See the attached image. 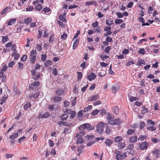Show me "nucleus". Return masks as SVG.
I'll list each match as a JSON object with an SVG mask.
<instances>
[{
	"label": "nucleus",
	"instance_id": "1",
	"mask_svg": "<svg viewBox=\"0 0 160 160\" xmlns=\"http://www.w3.org/2000/svg\"><path fill=\"white\" fill-rule=\"evenodd\" d=\"M107 127V124L102 122H99L97 125V132L99 134H101L103 132L104 128Z\"/></svg>",
	"mask_w": 160,
	"mask_h": 160
},
{
	"label": "nucleus",
	"instance_id": "2",
	"mask_svg": "<svg viewBox=\"0 0 160 160\" xmlns=\"http://www.w3.org/2000/svg\"><path fill=\"white\" fill-rule=\"evenodd\" d=\"M79 129L80 130L86 129L88 130H92L94 129V127L93 126H90L89 124L86 123L81 125Z\"/></svg>",
	"mask_w": 160,
	"mask_h": 160
},
{
	"label": "nucleus",
	"instance_id": "3",
	"mask_svg": "<svg viewBox=\"0 0 160 160\" xmlns=\"http://www.w3.org/2000/svg\"><path fill=\"white\" fill-rule=\"evenodd\" d=\"M148 147V143L146 142H141L139 144V148L141 150L146 149Z\"/></svg>",
	"mask_w": 160,
	"mask_h": 160
},
{
	"label": "nucleus",
	"instance_id": "4",
	"mask_svg": "<svg viewBox=\"0 0 160 160\" xmlns=\"http://www.w3.org/2000/svg\"><path fill=\"white\" fill-rule=\"evenodd\" d=\"M110 124H119L122 122V121L120 119H116L109 120L108 122Z\"/></svg>",
	"mask_w": 160,
	"mask_h": 160
},
{
	"label": "nucleus",
	"instance_id": "5",
	"mask_svg": "<svg viewBox=\"0 0 160 160\" xmlns=\"http://www.w3.org/2000/svg\"><path fill=\"white\" fill-rule=\"evenodd\" d=\"M31 72L33 76V78L34 80H37L40 77V73H38L36 74V71L35 70H31Z\"/></svg>",
	"mask_w": 160,
	"mask_h": 160
},
{
	"label": "nucleus",
	"instance_id": "6",
	"mask_svg": "<svg viewBox=\"0 0 160 160\" xmlns=\"http://www.w3.org/2000/svg\"><path fill=\"white\" fill-rule=\"evenodd\" d=\"M112 92L114 93H116L119 89V87L118 84H115L112 85Z\"/></svg>",
	"mask_w": 160,
	"mask_h": 160
},
{
	"label": "nucleus",
	"instance_id": "7",
	"mask_svg": "<svg viewBox=\"0 0 160 160\" xmlns=\"http://www.w3.org/2000/svg\"><path fill=\"white\" fill-rule=\"evenodd\" d=\"M127 149L128 150H130V153L132 154L134 153V151L133 150L134 148V145L133 144L131 143L128 145L127 147Z\"/></svg>",
	"mask_w": 160,
	"mask_h": 160
},
{
	"label": "nucleus",
	"instance_id": "8",
	"mask_svg": "<svg viewBox=\"0 0 160 160\" xmlns=\"http://www.w3.org/2000/svg\"><path fill=\"white\" fill-rule=\"evenodd\" d=\"M125 156L124 157L123 155H122V153L119 152H118L116 155V159L117 160H122L125 158Z\"/></svg>",
	"mask_w": 160,
	"mask_h": 160
},
{
	"label": "nucleus",
	"instance_id": "9",
	"mask_svg": "<svg viewBox=\"0 0 160 160\" xmlns=\"http://www.w3.org/2000/svg\"><path fill=\"white\" fill-rule=\"evenodd\" d=\"M152 152L153 155H155L156 157L158 158L159 157L160 150L155 148L152 151Z\"/></svg>",
	"mask_w": 160,
	"mask_h": 160
},
{
	"label": "nucleus",
	"instance_id": "10",
	"mask_svg": "<svg viewBox=\"0 0 160 160\" xmlns=\"http://www.w3.org/2000/svg\"><path fill=\"white\" fill-rule=\"evenodd\" d=\"M39 84V82H34L29 86V88L30 89H34V86H38Z\"/></svg>",
	"mask_w": 160,
	"mask_h": 160
},
{
	"label": "nucleus",
	"instance_id": "11",
	"mask_svg": "<svg viewBox=\"0 0 160 160\" xmlns=\"http://www.w3.org/2000/svg\"><path fill=\"white\" fill-rule=\"evenodd\" d=\"M96 76L92 72L88 77L89 80L91 81L94 79L96 78Z\"/></svg>",
	"mask_w": 160,
	"mask_h": 160
},
{
	"label": "nucleus",
	"instance_id": "12",
	"mask_svg": "<svg viewBox=\"0 0 160 160\" xmlns=\"http://www.w3.org/2000/svg\"><path fill=\"white\" fill-rule=\"evenodd\" d=\"M80 130L81 131L80 132L76 134L75 137L76 138H82V137L84 135V131L82 129Z\"/></svg>",
	"mask_w": 160,
	"mask_h": 160
},
{
	"label": "nucleus",
	"instance_id": "13",
	"mask_svg": "<svg viewBox=\"0 0 160 160\" xmlns=\"http://www.w3.org/2000/svg\"><path fill=\"white\" fill-rule=\"evenodd\" d=\"M118 145L119 149L121 150L125 147L126 146V144L125 142H120L118 143Z\"/></svg>",
	"mask_w": 160,
	"mask_h": 160
},
{
	"label": "nucleus",
	"instance_id": "14",
	"mask_svg": "<svg viewBox=\"0 0 160 160\" xmlns=\"http://www.w3.org/2000/svg\"><path fill=\"white\" fill-rule=\"evenodd\" d=\"M63 91L62 89H57L56 92V93L55 94V95L59 96H61L63 94Z\"/></svg>",
	"mask_w": 160,
	"mask_h": 160
},
{
	"label": "nucleus",
	"instance_id": "15",
	"mask_svg": "<svg viewBox=\"0 0 160 160\" xmlns=\"http://www.w3.org/2000/svg\"><path fill=\"white\" fill-rule=\"evenodd\" d=\"M99 98V97L98 95H93L91 97L89 98L88 100L90 101H92L98 99Z\"/></svg>",
	"mask_w": 160,
	"mask_h": 160
},
{
	"label": "nucleus",
	"instance_id": "16",
	"mask_svg": "<svg viewBox=\"0 0 160 160\" xmlns=\"http://www.w3.org/2000/svg\"><path fill=\"white\" fill-rule=\"evenodd\" d=\"M137 137L135 136L129 138V142L131 143H135L137 141Z\"/></svg>",
	"mask_w": 160,
	"mask_h": 160
},
{
	"label": "nucleus",
	"instance_id": "17",
	"mask_svg": "<svg viewBox=\"0 0 160 160\" xmlns=\"http://www.w3.org/2000/svg\"><path fill=\"white\" fill-rule=\"evenodd\" d=\"M105 143L107 146H110L113 143V141L112 140L107 139L105 141Z\"/></svg>",
	"mask_w": 160,
	"mask_h": 160
},
{
	"label": "nucleus",
	"instance_id": "18",
	"mask_svg": "<svg viewBox=\"0 0 160 160\" xmlns=\"http://www.w3.org/2000/svg\"><path fill=\"white\" fill-rule=\"evenodd\" d=\"M144 63L145 61L144 60L141 59H139L138 60L137 63L136 64V65L138 66H141L142 64H144Z\"/></svg>",
	"mask_w": 160,
	"mask_h": 160
},
{
	"label": "nucleus",
	"instance_id": "19",
	"mask_svg": "<svg viewBox=\"0 0 160 160\" xmlns=\"http://www.w3.org/2000/svg\"><path fill=\"white\" fill-rule=\"evenodd\" d=\"M16 22V18H13L10 19L8 22L7 23V24L9 26H11L13 25L14 23H15V22Z\"/></svg>",
	"mask_w": 160,
	"mask_h": 160
},
{
	"label": "nucleus",
	"instance_id": "20",
	"mask_svg": "<svg viewBox=\"0 0 160 160\" xmlns=\"http://www.w3.org/2000/svg\"><path fill=\"white\" fill-rule=\"evenodd\" d=\"M92 4L96 5L97 4V2L94 1H92L90 2H87L85 3L86 6H89Z\"/></svg>",
	"mask_w": 160,
	"mask_h": 160
},
{
	"label": "nucleus",
	"instance_id": "21",
	"mask_svg": "<svg viewBox=\"0 0 160 160\" xmlns=\"http://www.w3.org/2000/svg\"><path fill=\"white\" fill-rule=\"evenodd\" d=\"M62 97L61 96H59L55 95L54 98V101L55 102H58L61 101Z\"/></svg>",
	"mask_w": 160,
	"mask_h": 160
},
{
	"label": "nucleus",
	"instance_id": "22",
	"mask_svg": "<svg viewBox=\"0 0 160 160\" xmlns=\"http://www.w3.org/2000/svg\"><path fill=\"white\" fill-rule=\"evenodd\" d=\"M50 116L49 113L46 112L43 114H40V116L41 118H47Z\"/></svg>",
	"mask_w": 160,
	"mask_h": 160
},
{
	"label": "nucleus",
	"instance_id": "23",
	"mask_svg": "<svg viewBox=\"0 0 160 160\" xmlns=\"http://www.w3.org/2000/svg\"><path fill=\"white\" fill-rule=\"evenodd\" d=\"M147 136L146 135H140L138 139V140H140L141 141H143L147 138Z\"/></svg>",
	"mask_w": 160,
	"mask_h": 160
},
{
	"label": "nucleus",
	"instance_id": "24",
	"mask_svg": "<svg viewBox=\"0 0 160 160\" xmlns=\"http://www.w3.org/2000/svg\"><path fill=\"white\" fill-rule=\"evenodd\" d=\"M54 35L53 34L51 35L49 38V41L50 43H53L54 41Z\"/></svg>",
	"mask_w": 160,
	"mask_h": 160
},
{
	"label": "nucleus",
	"instance_id": "25",
	"mask_svg": "<svg viewBox=\"0 0 160 160\" xmlns=\"http://www.w3.org/2000/svg\"><path fill=\"white\" fill-rule=\"evenodd\" d=\"M68 117V116L66 114H63L60 116V118L61 120L63 121L66 120Z\"/></svg>",
	"mask_w": 160,
	"mask_h": 160
},
{
	"label": "nucleus",
	"instance_id": "26",
	"mask_svg": "<svg viewBox=\"0 0 160 160\" xmlns=\"http://www.w3.org/2000/svg\"><path fill=\"white\" fill-rule=\"evenodd\" d=\"M40 93V92H35L33 94H32V95L30 96V97L31 98L32 97L37 98L38 97Z\"/></svg>",
	"mask_w": 160,
	"mask_h": 160
},
{
	"label": "nucleus",
	"instance_id": "27",
	"mask_svg": "<svg viewBox=\"0 0 160 160\" xmlns=\"http://www.w3.org/2000/svg\"><path fill=\"white\" fill-rule=\"evenodd\" d=\"M113 21L111 19H110L107 20L106 22V24L108 26H110L111 25L113 24Z\"/></svg>",
	"mask_w": 160,
	"mask_h": 160
},
{
	"label": "nucleus",
	"instance_id": "28",
	"mask_svg": "<svg viewBox=\"0 0 160 160\" xmlns=\"http://www.w3.org/2000/svg\"><path fill=\"white\" fill-rule=\"evenodd\" d=\"M51 62L52 61L51 60H46L44 63V65L46 67H48L52 64Z\"/></svg>",
	"mask_w": 160,
	"mask_h": 160
},
{
	"label": "nucleus",
	"instance_id": "29",
	"mask_svg": "<svg viewBox=\"0 0 160 160\" xmlns=\"http://www.w3.org/2000/svg\"><path fill=\"white\" fill-rule=\"evenodd\" d=\"M42 5L39 4H37L35 8L36 9L39 11L41 10L42 9Z\"/></svg>",
	"mask_w": 160,
	"mask_h": 160
},
{
	"label": "nucleus",
	"instance_id": "30",
	"mask_svg": "<svg viewBox=\"0 0 160 160\" xmlns=\"http://www.w3.org/2000/svg\"><path fill=\"white\" fill-rule=\"evenodd\" d=\"M8 36L7 35L5 36H4L2 37V42L3 43H4L6 42L8 40Z\"/></svg>",
	"mask_w": 160,
	"mask_h": 160
},
{
	"label": "nucleus",
	"instance_id": "31",
	"mask_svg": "<svg viewBox=\"0 0 160 160\" xmlns=\"http://www.w3.org/2000/svg\"><path fill=\"white\" fill-rule=\"evenodd\" d=\"M113 110L116 114H118L119 112V108L117 106L114 107L113 108Z\"/></svg>",
	"mask_w": 160,
	"mask_h": 160
},
{
	"label": "nucleus",
	"instance_id": "32",
	"mask_svg": "<svg viewBox=\"0 0 160 160\" xmlns=\"http://www.w3.org/2000/svg\"><path fill=\"white\" fill-rule=\"evenodd\" d=\"M31 107V105L30 103L29 102H28L24 106V108L25 110H27L28 108H30Z\"/></svg>",
	"mask_w": 160,
	"mask_h": 160
},
{
	"label": "nucleus",
	"instance_id": "33",
	"mask_svg": "<svg viewBox=\"0 0 160 160\" xmlns=\"http://www.w3.org/2000/svg\"><path fill=\"white\" fill-rule=\"evenodd\" d=\"M123 22V20L122 19H116L115 20V23L117 24H120L122 23Z\"/></svg>",
	"mask_w": 160,
	"mask_h": 160
},
{
	"label": "nucleus",
	"instance_id": "34",
	"mask_svg": "<svg viewBox=\"0 0 160 160\" xmlns=\"http://www.w3.org/2000/svg\"><path fill=\"white\" fill-rule=\"evenodd\" d=\"M37 53L36 50H33L31 52L30 56V57L36 56Z\"/></svg>",
	"mask_w": 160,
	"mask_h": 160
},
{
	"label": "nucleus",
	"instance_id": "35",
	"mask_svg": "<svg viewBox=\"0 0 160 160\" xmlns=\"http://www.w3.org/2000/svg\"><path fill=\"white\" fill-rule=\"evenodd\" d=\"M78 139L77 140V143H82L84 141V139H83L82 138H78Z\"/></svg>",
	"mask_w": 160,
	"mask_h": 160
},
{
	"label": "nucleus",
	"instance_id": "36",
	"mask_svg": "<svg viewBox=\"0 0 160 160\" xmlns=\"http://www.w3.org/2000/svg\"><path fill=\"white\" fill-rule=\"evenodd\" d=\"M135 132V129H128L127 132L128 134L129 135H131Z\"/></svg>",
	"mask_w": 160,
	"mask_h": 160
},
{
	"label": "nucleus",
	"instance_id": "37",
	"mask_svg": "<svg viewBox=\"0 0 160 160\" xmlns=\"http://www.w3.org/2000/svg\"><path fill=\"white\" fill-rule=\"evenodd\" d=\"M145 127V123L142 121H141L139 125V128L140 129H143Z\"/></svg>",
	"mask_w": 160,
	"mask_h": 160
},
{
	"label": "nucleus",
	"instance_id": "38",
	"mask_svg": "<svg viewBox=\"0 0 160 160\" xmlns=\"http://www.w3.org/2000/svg\"><path fill=\"white\" fill-rule=\"evenodd\" d=\"M42 44L41 43L37 44V45L36 48L38 51H40L42 50Z\"/></svg>",
	"mask_w": 160,
	"mask_h": 160
},
{
	"label": "nucleus",
	"instance_id": "39",
	"mask_svg": "<svg viewBox=\"0 0 160 160\" xmlns=\"http://www.w3.org/2000/svg\"><path fill=\"white\" fill-rule=\"evenodd\" d=\"M122 138L121 136H118L114 138V140L115 142H119L122 140Z\"/></svg>",
	"mask_w": 160,
	"mask_h": 160
},
{
	"label": "nucleus",
	"instance_id": "40",
	"mask_svg": "<svg viewBox=\"0 0 160 160\" xmlns=\"http://www.w3.org/2000/svg\"><path fill=\"white\" fill-rule=\"evenodd\" d=\"M138 52L140 54L144 55L146 53V51L144 48H140Z\"/></svg>",
	"mask_w": 160,
	"mask_h": 160
},
{
	"label": "nucleus",
	"instance_id": "41",
	"mask_svg": "<svg viewBox=\"0 0 160 160\" xmlns=\"http://www.w3.org/2000/svg\"><path fill=\"white\" fill-rule=\"evenodd\" d=\"M92 108L91 105H89L87 108H84L83 112H88V110H90Z\"/></svg>",
	"mask_w": 160,
	"mask_h": 160
},
{
	"label": "nucleus",
	"instance_id": "42",
	"mask_svg": "<svg viewBox=\"0 0 160 160\" xmlns=\"http://www.w3.org/2000/svg\"><path fill=\"white\" fill-rule=\"evenodd\" d=\"M147 129L151 131H154L156 129V128L154 126H150L147 128Z\"/></svg>",
	"mask_w": 160,
	"mask_h": 160
},
{
	"label": "nucleus",
	"instance_id": "43",
	"mask_svg": "<svg viewBox=\"0 0 160 160\" xmlns=\"http://www.w3.org/2000/svg\"><path fill=\"white\" fill-rule=\"evenodd\" d=\"M99 111L98 109H96L91 112V115L92 116H95L99 112Z\"/></svg>",
	"mask_w": 160,
	"mask_h": 160
},
{
	"label": "nucleus",
	"instance_id": "44",
	"mask_svg": "<svg viewBox=\"0 0 160 160\" xmlns=\"http://www.w3.org/2000/svg\"><path fill=\"white\" fill-rule=\"evenodd\" d=\"M77 74L78 79V80L81 79L82 76V73L81 72H78Z\"/></svg>",
	"mask_w": 160,
	"mask_h": 160
},
{
	"label": "nucleus",
	"instance_id": "45",
	"mask_svg": "<svg viewBox=\"0 0 160 160\" xmlns=\"http://www.w3.org/2000/svg\"><path fill=\"white\" fill-rule=\"evenodd\" d=\"M59 18L60 20H61L62 22H66V19L62 15H60L59 16Z\"/></svg>",
	"mask_w": 160,
	"mask_h": 160
},
{
	"label": "nucleus",
	"instance_id": "46",
	"mask_svg": "<svg viewBox=\"0 0 160 160\" xmlns=\"http://www.w3.org/2000/svg\"><path fill=\"white\" fill-rule=\"evenodd\" d=\"M147 122L148 124L152 125H154L155 124V123L151 120H148Z\"/></svg>",
	"mask_w": 160,
	"mask_h": 160
},
{
	"label": "nucleus",
	"instance_id": "47",
	"mask_svg": "<svg viewBox=\"0 0 160 160\" xmlns=\"http://www.w3.org/2000/svg\"><path fill=\"white\" fill-rule=\"evenodd\" d=\"M142 110L141 113L142 114H145L148 112V109L147 108H145L144 107H142Z\"/></svg>",
	"mask_w": 160,
	"mask_h": 160
},
{
	"label": "nucleus",
	"instance_id": "48",
	"mask_svg": "<svg viewBox=\"0 0 160 160\" xmlns=\"http://www.w3.org/2000/svg\"><path fill=\"white\" fill-rule=\"evenodd\" d=\"M137 99H138V98L136 97H130L129 98L130 101L131 102H132L133 101H135L137 100Z\"/></svg>",
	"mask_w": 160,
	"mask_h": 160
},
{
	"label": "nucleus",
	"instance_id": "49",
	"mask_svg": "<svg viewBox=\"0 0 160 160\" xmlns=\"http://www.w3.org/2000/svg\"><path fill=\"white\" fill-rule=\"evenodd\" d=\"M31 19L28 18L25 19L24 22L26 24H28L31 22Z\"/></svg>",
	"mask_w": 160,
	"mask_h": 160
},
{
	"label": "nucleus",
	"instance_id": "50",
	"mask_svg": "<svg viewBox=\"0 0 160 160\" xmlns=\"http://www.w3.org/2000/svg\"><path fill=\"white\" fill-rule=\"evenodd\" d=\"M31 57L30 61L31 63H33L36 60V56H32Z\"/></svg>",
	"mask_w": 160,
	"mask_h": 160
},
{
	"label": "nucleus",
	"instance_id": "51",
	"mask_svg": "<svg viewBox=\"0 0 160 160\" xmlns=\"http://www.w3.org/2000/svg\"><path fill=\"white\" fill-rule=\"evenodd\" d=\"M17 137H18L17 134L15 133L14 134L11 135L9 137V138L10 139L13 140Z\"/></svg>",
	"mask_w": 160,
	"mask_h": 160
},
{
	"label": "nucleus",
	"instance_id": "52",
	"mask_svg": "<svg viewBox=\"0 0 160 160\" xmlns=\"http://www.w3.org/2000/svg\"><path fill=\"white\" fill-rule=\"evenodd\" d=\"M50 11V10L49 9V8H44L42 11V13L43 12H44L45 13H48Z\"/></svg>",
	"mask_w": 160,
	"mask_h": 160
},
{
	"label": "nucleus",
	"instance_id": "53",
	"mask_svg": "<svg viewBox=\"0 0 160 160\" xmlns=\"http://www.w3.org/2000/svg\"><path fill=\"white\" fill-rule=\"evenodd\" d=\"M48 30L47 29H45L44 31V33L43 37L44 38H46L48 37Z\"/></svg>",
	"mask_w": 160,
	"mask_h": 160
},
{
	"label": "nucleus",
	"instance_id": "54",
	"mask_svg": "<svg viewBox=\"0 0 160 160\" xmlns=\"http://www.w3.org/2000/svg\"><path fill=\"white\" fill-rule=\"evenodd\" d=\"M57 22L58 25L64 28L65 27V25L61 21H57Z\"/></svg>",
	"mask_w": 160,
	"mask_h": 160
},
{
	"label": "nucleus",
	"instance_id": "55",
	"mask_svg": "<svg viewBox=\"0 0 160 160\" xmlns=\"http://www.w3.org/2000/svg\"><path fill=\"white\" fill-rule=\"evenodd\" d=\"M7 68L8 67L5 64H4L3 65L2 68L1 69V71L2 72H5L7 70Z\"/></svg>",
	"mask_w": 160,
	"mask_h": 160
},
{
	"label": "nucleus",
	"instance_id": "56",
	"mask_svg": "<svg viewBox=\"0 0 160 160\" xmlns=\"http://www.w3.org/2000/svg\"><path fill=\"white\" fill-rule=\"evenodd\" d=\"M111 26H108V27H105L104 28V30L105 31H111Z\"/></svg>",
	"mask_w": 160,
	"mask_h": 160
},
{
	"label": "nucleus",
	"instance_id": "57",
	"mask_svg": "<svg viewBox=\"0 0 160 160\" xmlns=\"http://www.w3.org/2000/svg\"><path fill=\"white\" fill-rule=\"evenodd\" d=\"M7 98V97H3L2 98L1 100V102L0 104L2 105L3 104V103L5 102L6 101Z\"/></svg>",
	"mask_w": 160,
	"mask_h": 160
},
{
	"label": "nucleus",
	"instance_id": "58",
	"mask_svg": "<svg viewBox=\"0 0 160 160\" xmlns=\"http://www.w3.org/2000/svg\"><path fill=\"white\" fill-rule=\"evenodd\" d=\"M9 8H7V7H6L1 12V14H3L5 13V12H8L7 11V10H9Z\"/></svg>",
	"mask_w": 160,
	"mask_h": 160
},
{
	"label": "nucleus",
	"instance_id": "59",
	"mask_svg": "<svg viewBox=\"0 0 160 160\" xmlns=\"http://www.w3.org/2000/svg\"><path fill=\"white\" fill-rule=\"evenodd\" d=\"M47 58V55L46 54H42L41 57V60L42 61H45Z\"/></svg>",
	"mask_w": 160,
	"mask_h": 160
},
{
	"label": "nucleus",
	"instance_id": "60",
	"mask_svg": "<svg viewBox=\"0 0 160 160\" xmlns=\"http://www.w3.org/2000/svg\"><path fill=\"white\" fill-rule=\"evenodd\" d=\"M134 63V62L133 61H129L126 63V66H129L130 65L133 64Z\"/></svg>",
	"mask_w": 160,
	"mask_h": 160
},
{
	"label": "nucleus",
	"instance_id": "61",
	"mask_svg": "<svg viewBox=\"0 0 160 160\" xmlns=\"http://www.w3.org/2000/svg\"><path fill=\"white\" fill-rule=\"evenodd\" d=\"M129 52L128 50L126 49H124V50L122 52V53L123 54L127 55L129 53Z\"/></svg>",
	"mask_w": 160,
	"mask_h": 160
},
{
	"label": "nucleus",
	"instance_id": "62",
	"mask_svg": "<svg viewBox=\"0 0 160 160\" xmlns=\"http://www.w3.org/2000/svg\"><path fill=\"white\" fill-rule=\"evenodd\" d=\"M27 11H30L32 10L33 9V7L30 6L28 7L27 8H26Z\"/></svg>",
	"mask_w": 160,
	"mask_h": 160
},
{
	"label": "nucleus",
	"instance_id": "63",
	"mask_svg": "<svg viewBox=\"0 0 160 160\" xmlns=\"http://www.w3.org/2000/svg\"><path fill=\"white\" fill-rule=\"evenodd\" d=\"M52 74L55 76H57L58 75V70L56 68H55L53 69Z\"/></svg>",
	"mask_w": 160,
	"mask_h": 160
},
{
	"label": "nucleus",
	"instance_id": "64",
	"mask_svg": "<svg viewBox=\"0 0 160 160\" xmlns=\"http://www.w3.org/2000/svg\"><path fill=\"white\" fill-rule=\"evenodd\" d=\"M27 58V55H23L21 58V60L22 61H24L26 60Z\"/></svg>",
	"mask_w": 160,
	"mask_h": 160
}]
</instances>
